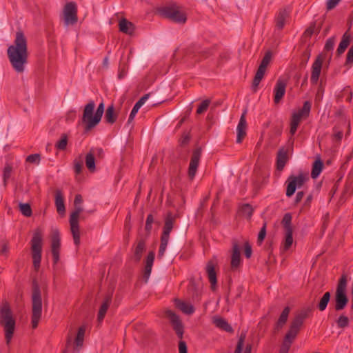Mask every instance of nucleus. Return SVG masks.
Wrapping results in <instances>:
<instances>
[{"label": "nucleus", "mask_w": 353, "mask_h": 353, "mask_svg": "<svg viewBox=\"0 0 353 353\" xmlns=\"http://www.w3.org/2000/svg\"><path fill=\"white\" fill-rule=\"evenodd\" d=\"M7 54L13 69L18 73L23 72L28 52L27 39L22 31L16 32L14 43L8 48Z\"/></svg>", "instance_id": "nucleus-1"}, {"label": "nucleus", "mask_w": 353, "mask_h": 353, "mask_svg": "<svg viewBox=\"0 0 353 353\" xmlns=\"http://www.w3.org/2000/svg\"><path fill=\"white\" fill-rule=\"evenodd\" d=\"M0 325L5 332L6 344L9 345L15 330L16 319L8 303H3L0 307Z\"/></svg>", "instance_id": "nucleus-2"}, {"label": "nucleus", "mask_w": 353, "mask_h": 353, "mask_svg": "<svg viewBox=\"0 0 353 353\" xmlns=\"http://www.w3.org/2000/svg\"><path fill=\"white\" fill-rule=\"evenodd\" d=\"M42 314V299L41 293L38 284L34 282L32 285V327H37Z\"/></svg>", "instance_id": "nucleus-3"}, {"label": "nucleus", "mask_w": 353, "mask_h": 353, "mask_svg": "<svg viewBox=\"0 0 353 353\" xmlns=\"http://www.w3.org/2000/svg\"><path fill=\"white\" fill-rule=\"evenodd\" d=\"M158 12L161 17L175 23H185L187 21L186 14L175 3L159 8Z\"/></svg>", "instance_id": "nucleus-4"}, {"label": "nucleus", "mask_w": 353, "mask_h": 353, "mask_svg": "<svg viewBox=\"0 0 353 353\" xmlns=\"http://www.w3.org/2000/svg\"><path fill=\"white\" fill-rule=\"evenodd\" d=\"M346 288H347V275L343 274L341 276L339 283L337 284L334 301L335 305L334 309L336 311H341L343 310L347 303L348 298L346 295Z\"/></svg>", "instance_id": "nucleus-5"}, {"label": "nucleus", "mask_w": 353, "mask_h": 353, "mask_svg": "<svg viewBox=\"0 0 353 353\" xmlns=\"http://www.w3.org/2000/svg\"><path fill=\"white\" fill-rule=\"evenodd\" d=\"M30 243L33 266L35 270H38L40 268L42 252V234L39 230L34 232Z\"/></svg>", "instance_id": "nucleus-6"}, {"label": "nucleus", "mask_w": 353, "mask_h": 353, "mask_svg": "<svg viewBox=\"0 0 353 353\" xmlns=\"http://www.w3.org/2000/svg\"><path fill=\"white\" fill-rule=\"evenodd\" d=\"M309 180L307 172H300L298 175H290L288 176L286 183V196L291 197L296 192V188H300Z\"/></svg>", "instance_id": "nucleus-7"}, {"label": "nucleus", "mask_w": 353, "mask_h": 353, "mask_svg": "<svg viewBox=\"0 0 353 353\" xmlns=\"http://www.w3.org/2000/svg\"><path fill=\"white\" fill-rule=\"evenodd\" d=\"M94 107L95 103L93 101H89L84 107L81 122L84 125L85 132L91 130L100 122V121H97V122L94 121L95 118V113L94 114Z\"/></svg>", "instance_id": "nucleus-8"}, {"label": "nucleus", "mask_w": 353, "mask_h": 353, "mask_svg": "<svg viewBox=\"0 0 353 353\" xmlns=\"http://www.w3.org/2000/svg\"><path fill=\"white\" fill-rule=\"evenodd\" d=\"M83 208L80 205H74V210L71 213L70 217V230L76 246L80 244V231L79 219Z\"/></svg>", "instance_id": "nucleus-9"}, {"label": "nucleus", "mask_w": 353, "mask_h": 353, "mask_svg": "<svg viewBox=\"0 0 353 353\" xmlns=\"http://www.w3.org/2000/svg\"><path fill=\"white\" fill-rule=\"evenodd\" d=\"M271 59L272 52L270 51H267L261 60V62L253 79L252 88L254 92L256 90L258 85H259L261 81L263 78L266 71V68L269 63H270Z\"/></svg>", "instance_id": "nucleus-10"}, {"label": "nucleus", "mask_w": 353, "mask_h": 353, "mask_svg": "<svg viewBox=\"0 0 353 353\" xmlns=\"http://www.w3.org/2000/svg\"><path fill=\"white\" fill-rule=\"evenodd\" d=\"M63 15L65 26L75 24L78 21L77 3L74 1L67 3L63 8Z\"/></svg>", "instance_id": "nucleus-11"}, {"label": "nucleus", "mask_w": 353, "mask_h": 353, "mask_svg": "<svg viewBox=\"0 0 353 353\" xmlns=\"http://www.w3.org/2000/svg\"><path fill=\"white\" fill-rule=\"evenodd\" d=\"M165 315L170 320V323L172 324L177 336L181 339L183 336L184 327L179 319V316L176 315L173 311L170 310L165 311Z\"/></svg>", "instance_id": "nucleus-12"}, {"label": "nucleus", "mask_w": 353, "mask_h": 353, "mask_svg": "<svg viewBox=\"0 0 353 353\" xmlns=\"http://www.w3.org/2000/svg\"><path fill=\"white\" fill-rule=\"evenodd\" d=\"M201 157V148H196L195 150H193L192 156H191V159H190L189 168H188V177L190 178V180L194 179L195 175H196L197 168L199 165Z\"/></svg>", "instance_id": "nucleus-13"}, {"label": "nucleus", "mask_w": 353, "mask_h": 353, "mask_svg": "<svg viewBox=\"0 0 353 353\" xmlns=\"http://www.w3.org/2000/svg\"><path fill=\"white\" fill-rule=\"evenodd\" d=\"M325 57L321 54H319L312 65V72L310 81L314 85L316 84L322 69V65Z\"/></svg>", "instance_id": "nucleus-14"}, {"label": "nucleus", "mask_w": 353, "mask_h": 353, "mask_svg": "<svg viewBox=\"0 0 353 353\" xmlns=\"http://www.w3.org/2000/svg\"><path fill=\"white\" fill-rule=\"evenodd\" d=\"M287 83L281 79H279L274 89V102L279 103L285 93Z\"/></svg>", "instance_id": "nucleus-15"}, {"label": "nucleus", "mask_w": 353, "mask_h": 353, "mask_svg": "<svg viewBox=\"0 0 353 353\" xmlns=\"http://www.w3.org/2000/svg\"><path fill=\"white\" fill-rule=\"evenodd\" d=\"M247 111L246 110L243 112L241 116L239 124L236 128V143H241L243 139L246 136V129H247V123H246V115Z\"/></svg>", "instance_id": "nucleus-16"}, {"label": "nucleus", "mask_w": 353, "mask_h": 353, "mask_svg": "<svg viewBox=\"0 0 353 353\" xmlns=\"http://www.w3.org/2000/svg\"><path fill=\"white\" fill-rule=\"evenodd\" d=\"M241 264L240 247L236 240L232 241V254L231 257V268L234 270Z\"/></svg>", "instance_id": "nucleus-17"}, {"label": "nucleus", "mask_w": 353, "mask_h": 353, "mask_svg": "<svg viewBox=\"0 0 353 353\" xmlns=\"http://www.w3.org/2000/svg\"><path fill=\"white\" fill-rule=\"evenodd\" d=\"M176 218L177 216L173 215L171 212L167 214L161 236L170 238V234L174 227Z\"/></svg>", "instance_id": "nucleus-18"}, {"label": "nucleus", "mask_w": 353, "mask_h": 353, "mask_svg": "<svg viewBox=\"0 0 353 353\" xmlns=\"http://www.w3.org/2000/svg\"><path fill=\"white\" fill-rule=\"evenodd\" d=\"M112 294H106L104 299L99 307V312L97 314V321L99 323H101L105 316V314L112 303Z\"/></svg>", "instance_id": "nucleus-19"}, {"label": "nucleus", "mask_w": 353, "mask_h": 353, "mask_svg": "<svg viewBox=\"0 0 353 353\" xmlns=\"http://www.w3.org/2000/svg\"><path fill=\"white\" fill-rule=\"evenodd\" d=\"M300 326L292 322L290 329L284 337L283 342L292 345L300 330Z\"/></svg>", "instance_id": "nucleus-20"}, {"label": "nucleus", "mask_w": 353, "mask_h": 353, "mask_svg": "<svg viewBox=\"0 0 353 353\" xmlns=\"http://www.w3.org/2000/svg\"><path fill=\"white\" fill-rule=\"evenodd\" d=\"M206 272L208 273V276L209 279V281L211 284V288L214 291L216 289V273L214 269V265L212 261H209L206 265Z\"/></svg>", "instance_id": "nucleus-21"}, {"label": "nucleus", "mask_w": 353, "mask_h": 353, "mask_svg": "<svg viewBox=\"0 0 353 353\" xmlns=\"http://www.w3.org/2000/svg\"><path fill=\"white\" fill-rule=\"evenodd\" d=\"M288 160V151L284 148H281L276 157V168L279 171H282Z\"/></svg>", "instance_id": "nucleus-22"}, {"label": "nucleus", "mask_w": 353, "mask_h": 353, "mask_svg": "<svg viewBox=\"0 0 353 353\" xmlns=\"http://www.w3.org/2000/svg\"><path fill=\"white\" fill-rule=\"evenodd\" d=\"M212 322L216 327L227 332L232 333L234 331L232 326L222 317L214 316L213 317Z\"/></svg>", "instance_id": "nucleus-23"}, {"label": "nucleus", "mask_w": 353, "mask_h": 353, "mask_svg": "<svg viewBox=\"0 0 353 353\" xmlns=\"http://www.w3.org/2000/svg\"><path fill=\"white\" fill-rule=\"evenodd\" d=\"M154 252L151 251L148 253L146 261H145V266L143 273V277L147 281L150 276L152 272V268L153 265L154 260Z\"/></svg>", "instance_id": "nucleus-24"}, {"label": "nucleus", "mask_w": 353, "mask_h": 353, "mask_svg": "<svg viewBox=\"0 0 353 353\" xmlns=\"http://www.w3.org/2000/svg\"><path fill=\"white\" fill-rule=\"evenodd\" d=\"M312 310V309L310 307L303 308L296 315L292 322L301 327L304 320L309 316Z\"/></svg>", "instance_id": "nucleus-25"}, {"label": "nucleus", "mask_w": 353, "mask_h": 353, "mask_svg": "<svg viewBox=\"0 0 353 353\" xmlns=\"http://www.w3.org/2000/svg\"><path fill=\"white\" fill-rule=\"evenodd\" d=\"M350 41H351V35L348 32V31H346L343 34L341 41L338 46L337 50H336V54L338 56H340L343 53H344V52L345 51V50L347 49L348 46L350 45Z\"/></svg>", "instance_id": "nucleus-26"}, {"label": "nucleus", "mask_w": 353, "mask_h": 353, "mask_svg": "<svg viewBox=\"0 0 353 353\" xmlns=\"http://www.w3.org/2000/svg\"><path fill=\"white\" fill-rule=\"evenodd\" d=\"M119 30L125 34L132 35L134 32V25L125 19H122L119 23Z\"/></svg>", "instance_id": "nucleus-27"}, {"label": "nucleus", "mask_w": 353, "mask_h": 353, "mask_svg": "<svg viewBox=\"0 0 353 353\" xmlns=\"http://www.w3.org/2000/svg\"><path fill=\"white\" fill-rule=\"evenodd\" d=\"M174 303L176 307L182 311L184 314H192L194 312L193 305L178 299H174Z\"/></svg>", "instance_id": "nucleus-28"}, {"label": "nucleus", "mask_w": 353, "mask_h": 353, "mask_svg": "<svg viewBox=\"0 0 353 353\" xmlns=\"http://www.w3.org/2000/svg\"><path fill=\"white\" fill-rule=\"evenodd\" d=\"M55 205L57 212L60 214H63L65 211L64 199L63 194L60 190H56L55 192Z\"/></svg>", "instance_id": "nucleus-29"}, {"label": "nucleus", "mask_w": 353, "mask_h": 353, "mask_svg": "<svg viewBox=\"0 0 353 353\" xmlns=\"http://www.w3.org/2000/svg\"><path fill=\"white\" fill-rule=\"evenodd\" d=\"M288 17L289 13L285 9L280 10L279 11L275 19L276 26L278 29L281 30L283 28L285 20Z\"/></svg>", "instance_id": "nucleus-30"}, {"label": "nucleus", "mask_w": 353, "mask_h": 353, "mask_svg": "<svg viewBox=\"0 0 353 353\" xmlns=\"http://www.w3.org/2000/svg\"><path fill=\"white\" fill-rule=\"evenodd\" d=\"M145 250V242L143 239L138 241L134 251V259L136 262H139L143 252Z\"/></svg>", "instance_id": "nucleus-31"}, {"label": "nucleus", "mask_w": 353, "mask_h": 353, "mask_svg": "<svg viewBox=\"0 0 353 353\" xmlns=\"http://www.w3.org/2000/svg\"><path fill=\"white\" fill-rule=\"evenodd\" d=\"M149 94H145L143 97H142L134 105L130 114L128 118V123H130L134 118L136 114L138 112L140 108L144 104L145 101L148 99Z\"/></svg>", "instance_id": "nucleus-32"}, {"label": "nucleus", "mask_w": 353, "mask_h": 353, "mask_svg": "<svg viewBox=\"0 0 353 353\" xmlns=\"http://www.w3.org/2000/svg\"><path fill=\"white\" fill-rule=\"evenodd\" d=\"M323 168V162L321 161V159L318 157L315 161L313 163L312 172H311V176L312 179L317 178L319 174H321L322 170Z\"/></svg>", "instance_id": "nucleus-33"}, {"label": "nucleus", "mask_w": 353, "mask_h": 353, "mask_svg": "<svg viewBox=\"0 0 353 353\" xmlns=\"http://www.w3.org/2000/svg\"><path fill=\"white\" fill-rule=\"evenodd\" d=\"M194 53V57L196 61L207 59L212 54V50L209 48L201 49L198 48Z\"/></svg>", "instance_id": "nucleus-34"}, {"label": "nucleus", "mask_w": 353, "mask_h": 353, "mask_svg": "<svg viewBox=\"0 0 353 353\" xmlns=\"http://www.w3.org/2000/svg\"><path fill=\"white\" fill-rule=\"evenodd\" d=\"M293 230L285 231V237L282 243V250L285 252L288 250L293 243Z\"/></svg>", "instance_id": "nucleus-35"}, {"label": "nucleus", "mask_w": 353, "mask_h": 353, "mask_svg": "<svg viewBox=\"0 0 353 353\" xmlns=\"http://www.w3.org/2000/svg\"><path fill=\"white\" fill-rule=\"evenodd\" d=\"M94 150L92 149L90 152L87 154L85 157V165L87 168L91 172H93L95 171V159L94 157Z\"/></svg>", "instance_id": "nucleus-36"}, {"label": "nucleus", "mask_w": 353, "mask_h": 353, "mask_svg": "<svg viewBox=\"0 0 353 353\" xmlns=\"http://www.w3.org/2000/svg\"><path fill=\"white\" fill-rule=\"evenodd\" d=\"M289 313H290V307H285L277 321L276 327H275L277 330L281 329L285 324V323L288 320V318Z\"/></svg>", "instance_id": "nucleus-37"}, {"label": "nucleus", "mask_w": 353, "mask_h": 353, "mask_svg": "<svg viewBox=\"0 0 353 353\" xmlns=\"http://www.w3.org/2000/svg\"><path fill=\"white\" fill-rule=\"evenodd\" d=\"M117 116L114 113V108L113 105L108 107L105 114V119L108 123L113 124L117 120Z\"/></svg>", "instance_id": "nucleus-38"}, {"label": "nucleus", "mask_w": 353, "mask_h": 353, "mask_svg": "<svg viewBox=\"0 0 353 353\" xmlns=\"http://www.w3.org/2000/svg\"><path fill=\"white\" fill-rule=\"evenodd\" d=\"M239 212L241 216L250 220L253 214L254 209L250 204L246 203L240 208Z\"/></svg>", "instance_id": "nucleus-39"}, {"label": "nucleus", "mask_w": 353, "mask_h": 353, "mask_svg": "<svg viewBox=\"0 0 353 353\" xmlns=\"http://www.w3.org/2000/svg\"><path fill=\"white\" fill-rule=\"evenodd\" d=\"M61 240L59 232L57 230H55L52 232L51 239V250H60Z\"/></svg>", "instance_id": "nucleus-40"}, {"label": "nucleus", "mask_w": 353, "mask_h": 353, "mask_svg": "<svg viewBox=\"0 0 353 353\" xmlns=\"http://www.w3.org/2000/svg\"><path fill=\"white\" fill-rule=\"evenodd\" d=\"M330 296L331 294L330 292H327L323 294L317 305L320 311H324L326 309L327 304L330 300Z\"/></svg>", "instance_id": "nucleus-41"}, {"label": "nucleus", "mask_w": 353, "mask_h": 353, "mask_svg": "<svg viewBox=\"0 0 353 353\" xmlns=\"http://www.w3.org/2000/svg\"><path fill=\"white\" fill-rule=\"evenodd\" d=\"M85 332V329L84 327H80L79 328L77 335L74 341L77 348L79 347H81L83 345Z\"/></svg>", "instance_id": "nucleus-42"}, {"label": "nucleus", "mask_w": 353, "mask_h": 353, "mask_svg": "<svg viewBox=\"0 0 353 353\" xmlns=\"http://www.w3.org/2000/svg\"><path fill=\"white\" fill-rule=\"evenodd\" d=\"M169 239L170 238L165 237L163 236H161V243H160L159 252H158V258L161 259L163 256L166 250V248H167V245H168V243L169 241Z\"/></svg>", "instance_id": "nucleus-43"}, {"label": "nucleus", "mask_w": 353, "mask_h": 353, "mask_svg": "<svg viewBox=\"0 0 353 353\" xmlns=\"http://www.w3.org/2000/svg\"><path fill=\"white\" fill-rule=\"evenodd\" d=\"M68 137L66 134H62L61 135V139L59 141L57 142L55 144V147L59 150H64L66 149L68 144Z\"/></svg>", "instance_id": "nucleus-44"}, {"label": "nucleus", "mask_w": 353, "mask_h": 353, "mask_svg": "<svg viewBox=\"0 0 353 353\" xmlns=\"http://www.w3.org/2000/svg\"><path fill=\"white\" fill-rule=\"evenodd\" d=\"M292 222V215L290 213H286L284 214L283 218L282 219V224L284 228L285 231L293 230L291 225Z\"/></svg>", "instance_id": "nucleus-45"}, {"label": "nucleus", "mask_w": 353, "mask_h": 353, "mask_svg": "<svg viewBox=\"0 0 353 353\" xmlns=\"http://www.w3.org/2000/svg\"><path fill=\"white\" fill-rule=\"evenodd\" d=\"M311 107V103L308 101H306L304 102L302 108L299 110L297 112H299L304 118H307L310 114Z\"/></svg>", "instance_id": "nucleus-46"}, {"label": "nucleus", "mask_w": 353, "mask_h": 353, "mask_svg": "<svg viewBox=\"0 0 353 353\" xmlns=\"http://www.w3.org/2000/svg\"><path fill=\"white\" fill-rule=\"evenodd\" d=\"M349 319L347 316L341 314L336 320V324L339 328H345L349 325Z\"/></svg>", "instance_id": "nucleus-47"}, {"label": "nucleus", "mask_w": 353, "mask_h": 353, "mask_svg": "<svg viewBox=\"0 0 353 353\" xmlns=\"http://www.w3.org/2000/svg\"><path fill=\"white\" fill-rule=\"evenodd\" d=\"M20 211L23 215L29 217L32 215V209L28 203H19Z\"/></svg>", "instance_id": "nucleus-48"}, {"label": "nucleus", "mask_w": 353, "mask_h": 353, "mask_svg": "<svg viewBox=\"0 0 353 353\" xmlns=\"http://www.w3.org/2000/svg\"><path fill=\"white\" fill-rule=\"evenodd\" d=\"M321 26L316 28V23L314 22L305 30L304 34L305 37H311L314 33H319L320 31Z\"/></svg>", "instance_id": "nucleus-49"}, {"label": "nucleus", "mask_w": 353, "mask_h": 353, "mask_svg": "<svg viewBox=\"0 0 353 353\" xmlns=\"http://www.w3.org/2000/svg\"><path fill=\"white\" fill-rule=\"evenodd\" d=\"M104 108H105L104 103L103 102H101L99 105V106H98V108H97V110L95 112V118L94 119V122H97V121H101V117H102L103 114L104 112Z\"/></svg>", "instance_id": "nucleus-50"}, {"label": "nucleus", "mask_w": 353, "mask_h": 353, "mask_svg": "<svg viewBox=\"0 0 353 353\" xmlns=\"http://www.w3.org/2000/svg\"><path fill=\"white\" fill-rule=\"evenodd\" d=\"M245 339V334L242 333L239 338L234 353H241L244 345Z\"/></svg>", "instance_id": "nucleus-51"}, {"label": "nucleus", "mask_w": 353, "mask_h": 353, "mask_svg": "<svg viewBox=\"0 0 353 353\" xmlns=\"http://www.w3.org/2000/svg\"><path fill=\"white\" fill-rule=\"evenodd\" d=\"M335 41H336V37L334 36L329 38L325 42V44L324 46V50L327 51V52L332 51L334 49V46L335 45Z\"/></svg>", "instance_id": "nucleus-52"}, {"label": "nucleus", "mask_w": 353, "mask_h": 353, "mask_svg": "<svg viewBox=\"0 0 353 353\" xmlns=\"http://www.w3.org/2000/svg\"><path fill=\"white\" fill-rule=\"evenodd\" d=\"M210 99H205V100L203 101L202 103L198 107L196 113L199 114H201L203 113L204 112H205L208 110V108L210 105Z\"/></svg>", "instance_id": "nucleus-53"}, {"label": "nucleus", "mask_w": 353, "mask_h": 353, "mask_svg": "<svg viewBox=\"0 0 353 353\" xmlns=\"http://www.w3.org/2000/svg\"><path fill=\"white\" fill-rule=\"evenodd\" d=\"M12 168L10 164H6L3 169V183L6 185L8 179L10 177Z\"/></svg>", "instance_id": "nucleus-54"}, {"label": "nucleus", "mask_w": 353, "mask_h": 353, "mask_svg": "<svg viewBox=\"0 0 353 353\" xmlns=\"http://www.w3.org/2000/svg\"><path fill=\"white\" fill-rule=\"evenodd\" d=\"M41 160L40 154H32L26 157V161L30 163L39 164Z\"/></svg>", "instance_id": "nucleus-55"}, {"label": "nucleus", "mask_w": 353, "mask_h": 353, "mask_svg": "<svg viewBox=\"0 0 353 353\" xmlns=\"http://www.w3.org/2000/svg\"><path fill=\"white\" fill-rule=\"evenodd\" d=\"M300 123V121H298L296 119L291 118L290 121V134L291 135H294L298 128V126Z\"/></svg>", "instance_id": "nucleus-56"}, {"label": "nucleus", "mask_w": 353, "mask_h": 353, "mask_svg": "<svg viewBox=\"0 0 353 353\" xmlns=\"http://www.w3.org/2000/svg\"><path fill=\"white\" fill-rule=\"evenodd\" d=\"M83 168V161L81 159H75L74 161V169L76 174L81 172Z\"/></svg>", "instance_id": "nucleus-57"}, {"label": "nucleus", "mask_w": 353, "mask_h": 353, "mask_svg": "<svg viewBox=\"0 0 353 353\" xmlns=\"http://www.w3.org/2000/svg\"><path fill=\"white\" fill-rule=\"evenodd\" d=\"M153 222H154L153 216L151 214H148L147 216V219H146L145 228V230L148 232H150L151 229H152V224Z\"/></svg>", "instance_id": "nucleus-58"}, {"label": "nucleus", "mask_w": 353, "mask_h": 353, "mask_svg": "<svg viewBox=\"0 0 353 353\" xmlns=\"http://www.w3.org/2000/svg\"><path fill=\"white\" fill-rule=\"evenodd\" d=\"M265 235H266V223H264L263 227L261 228V229L258 234V239H257L258 242L261 243L264 240Z\"/></svg>", "instance_id": "nucleus-59"}, {"label": "nucleus", "mask_w": 353, "mask_h": 353, "mask_svg": "<svg viewBox=\"0 0 353 353\" xmlns=\"http://www.w3.org/2000/svg\"><path fill=\"white\" fill-rule=\"evenodd\" d=\"M244 253L247 259H250L252 254V247L248 241L245 242L244 244Z\"/></svg>", "instance_id": "nucleus-60"}, {"label": "nucleus", "mask_w": 353, "mask_h": 353, "mask_svg": "<svg viewBox=\"0 0 353 353\" xmlns=\"http://www.w3.org/2000/svg\"><path fill=\"white\" fill-rule=\"evenodd\" d=\"M341 0H327L326 3V8L327 10L334 9Z\"/></svg>", "instance_id": "nucleus-61"}, {"label": "nucleus", "mask_w": 353, "mask_h": 353, "mask_svg": "<svg viewBox=\"0 0 353 353\" xmlns=\"http://www.w3.org/2000/svg\"><path fill=\"white\" fill-rule=\"evenodd\" d=\"M352 63H353V45L351 46V48L349 49V50L347 52L345 64L348 65V64H351Z\"/></svg>", "instance_id": "nucleus-62"}, {"label": "nucleus", "mask_w": 353, "mask_h": 353, "mask_svg": "<svg viewBox=\"0 0 353 353\" xmlns=\"http://www.w3.org/2000/svg\"><path fill=\"white\" fill-rule=\"evenodd\" d=\"M8 242L3 241L0 245V255H6L8 252Z\"/></svg>", "instance_id": "nucleus-63"}, {"label": "nucleus", "mask_w": 353, "mask_h": 353, "mask_svg": "<svg viewBox=\"0 0 353 353\" xmlns=\"http://www.w3.org/2000/svg\"><path fill=\"white\" fill-rule=\"evenodd\" d=\"M179 353H188V347L184 341H180L179 343Z\"/></svg>", "instance_id": "nucleus-64"}]
</instances>
